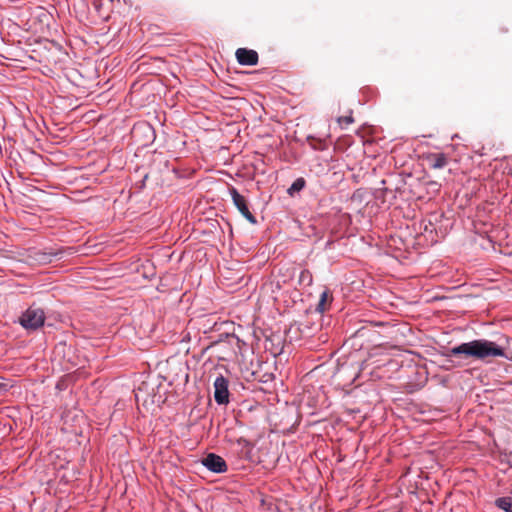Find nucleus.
I'll return each mask as SVG.
<instances>
[{
    "mask_svg": "<svg viewBox=\"0 0 512 512\" xmlns=\"http://www.w3.org/2000/svg\"><path fill=\"white\" fill-rule=\"evenodd\" d=\"M450 355L463 356L474 360L486 361L490 358L506 357L505 349L493 341L477 339L462 343L450 349Z\"/></svg>",
    "mask_w": 512,
    "mask_h": 512,
    "instance_id": "nucleus-1",
    "label": "nucleus"
},
{
    "mask_svg": "<svg viewBox=\"0 0 512 512\" xmlns=\"http://www.w3.org/2000/svg\"><path fill=\"white\" fill-rule=\"evenodd\" d=\"M45 313L41 308L31 306L20 317L19 322L25 329L35 330L43 326Z\"/></svg>",
    "mask_w": 512,
    "mask_h": 512,
    "instance_id": "nucleus-2",
    "label": "nucleus"
},
{
    "mask_svg": "<svg viewBox=\"0 0 512 512\" xmlns=\"http://www.w3.org/2000/svg\"><path fill=\"white\" fill-rule=\"evenodd\" d=\"M229 192L233 201V204L236 206L241 215L249 221L251 224H256L257 220L255 216L250 212L248 208L247 200L244 196H242L235 187H230Z\"/></svg>",
    "mask_w": 512,
    "mask_h": 512,
    "instance_id": "nucleus-3",
    "label": "nucleus"
},
{
    "mask_svg": "<svg viewBox=\"0 0 512 512\" xmlns=\"http://www.w3.org/2000/svg\"><path fill=\"white\" fill-rule=\"evenodd\" d=\"M214 398L220 404L229 402L228 380L222 375L218 376L214 381Z\"/></svg>",
    "mask_w": 512,
    "mask_h": 512,
    "instance_id": "nucleus-4",
    "label": "nucleus"
},
{
    "mask_svg": "<svg viewBox=\"0 0 512 512\" xmlns=\"http://www.w3.org/2000/svg\"><path fill=\"white\" fill-rule=\"evenodd\" d=\"M203 465L210 471L215 473H223L227 471V464L225 460L216 454L210 453L203 460Z\"/></svg>",
    "mask_w": 512,
    "mask_h": 512,
    "instance_id": "nucleus-5",
    "label": "nucleus"
},
{
    "mask_svg": "<svg viewBox=\"0 0 512 512\" xmlns=\"http://www.w3.org/2000/svg\"><path fill=\"white\" fill-rule=\"evenodd\" d=\"M235 55L241 65L254 66L259 60L258 53L251 49L238 48Z\"/></svg>",
    "mask_w": 512,
    "mask_h": 512,
    "instance_id": "nucleus-6",
    "label": "nucleus"
},
{
    "mask_svg": "<svg viewBox=\"0 0 512 512\" xmlns=\"http://www.w3.org/2000/svg\"><path fill=\"white\" fill-rule=\"evenodd\" d=\"M427 161L433 169H441L448 164V158L444 153H431L427 156Z\"/></svg>",
    "mask_w": 512,
    "mask_h": 512,
    "instance_id": "nucleus-7",
    "label": "nucleus"
},
{
    "mask_svg": "<svg viewBox=\"0 0 512 512\" xmlns=\"http://www.w3.org/2000/svg\"><path fill=\"white\" fill-rule=\"evenodd\" d=\"M59 254H61V252H54L52 250L39 251L35 254V259L41 264H46L50 263L52 261V258L58 256Z\"/></svg>",
    "mask_w": 512,
    "mask_h": 512,
    "instance_id": "nucleus-8",
    "label": "nucleus"
},
{
    "mask_svg": "<svg viewBox=\"0 0 512 512\" xmlns=\"http://www.w3.org/2000/svg\"><path fill=\"white\" fill-rule=\"evenodd\" d=\"M495 505L505 512H512V496L497 498Z\"/></svg>",
    "mask_w": 512,
    "mask_h": 512,
    "instance_id": "nucleus-9",
    "label": "nucleus"
},
{
    "mask_svg": "<svg viewBox=\"0 0 512 512\" xmlns=\"http://www.w3.org/2000/svg\"><path fill=\"white\" fill-rule=\"evenodd\" d=\"M283 270H284L283 268L279 269V275L278 276H282L283 279L277 281V286L278 287H280V282L286 283L288 280L292 279L294 274H295V269L294 268H285V272L284 273H283Z\"/></svg>",
    "mask_w": 512,
    "mask_h": 512,
    "instance_id": "nucleus-10",
    "label": "nucleus"
},
{
    "mask_svg": "<svg viewBox=\"0 0 512 512\" xmlns=\"http://www.w3.org/2000/svg\"><path fill=\"white\" fill-rule=\"evenodd\" d=\"M331 296L329 295L328 291L322 292L318 305H317V311L323 313L327 309V303L330 300Z\"/></svg>",
    "mask_w": 512,
    "mask_h": 512,
    "instance_id": "nucleus-11",
    "label": "nucleus"
},
{
    "mask_svg": "<svg viewBox=\"0 0 512 512\" xmlns=\"http://www.w3.org/2000/svg\"><path fill=\"white\" fill-rule=\"evenodd\" d=\"M298 282L300 285H306L309 286L312 284V274L309 270H302Z\"/></svg>",
    "mask_w": 512,
    "mask_h": 512,
    "instance_id": "nucleus-12",
    "label": "nucleus"
},
{
    "mask_svg": "<svg viewBox=\"0 0 512 512\" xmlns=\"http://www.w3.org/2000/svg\"><path fill=\"white\" fill-rule=\"evenodd\" d=\"M305 186V180L303 178H298L296 179L292 185L290 186V188L288 189V193L290 195H293L294 192H299L301 191Z\"/></svg>",
    "mask_w": 512,
    "mask_h": 512,
    "instance_id": "nucleus-13",
    "label": "nucleus"
},
{
    "mask_svg": "<svg viewBox=\"0 0 512 512\" xmlns=\"http://www.w3.org/2000/svg\"><path fill=\"white\" fill-rule=\"evenodd\" d=\"M337 122L341 126V128H345L349 124H352L354 122V119H353L352 115L350 114L348 116L338 117Z\"/></svg>",
    "mask_w": 512,
    "mask_h": 512,
    "instance_id": "nucleus-14",
    "label": "nucleus"
},
{
    "mask_svg": "<svg viewBox=\"0 0 512 512\" xmlns=\"http://www.w3.org/2000/svg\"><path fill=\"white\" fill-rule=\"evenodd\" d=\"M4 390H6V385H5V384H3V383H0V393H1L2 391H4Z\"/></svg>",
    "mask_w": 512,
    "mask_h": 512,
    "instance_id": "nucleus-15",
    "label": "nucleus"
}]
</instances>
